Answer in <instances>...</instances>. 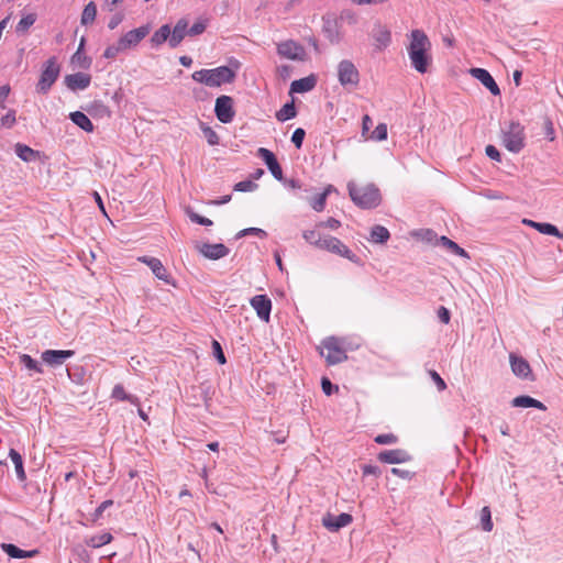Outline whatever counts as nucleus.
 I'll list each match as a JSON object with an SVG mask.
<instances>
[{
    "instance_id": "nucleus-24",
    "label": "nucleus",
    "mask_w": 563,
    "mask_h": 563,
    "mask_svg": "<svg viewBox=\"0 0 563 563\" xmlns=\"http://www.w3.org/2000/svg\"><path fill=\"white\" fill-rule=\"evenodd\" d=\"M187 22L185 20H179L174 30H170V36H169V46L175 48L177 47L181 41L185 37L186 30H187Z\"/></svg>"
},
{
    "instance_id": "nucleus-54",
    "label": "nucleus",
    "mask_w": 563,
    "mask_h": 563,
    "mask_svg": "<svg viewBox=\"0 0 563 563\" xmlns=\"http://www.w3.org/2000/svg\"><path fill=\"white\" fill-rule=\"evenodd\" d=\"M247 234H255V235L261 236V238L266 236V232L264 230H262V229H258V228L244 229V230L239 232L238 236L241 238V236H244V235H247Z\"/></svg>"
},
{
    "instance_id": "nucleus-37",
    "label": "nucleus",
    "mask_w": 563,
    "mask_h": 563,
    "mask_svg": "<svg viewBox=\"0 0 563 563\" xmlns=\"http://www.w3.org/2000/svg\"><path fill=\"white\" fill-rule=\"evenodd\" d=\"M330 191H331V186L329 188H327L323 192L317 195L316 197H313L310 200V206L312 207L313 210L320 212L324 209L327 197Z\"/></svg>"
},
{
    "instance_id": "nucleus-9",
    "label": "nucleus",
    "mask_w": 563,
    "mask_h": 563,
    "mask_svg": "<svg viewBox=\"0 0 563 563\" xmlns=\"http://www.w3.org/2000/svg\"><path fill=\"white\" fill-rule=\"evenodd\" d=\"M214 112L220 122L230 123L235 114L233 109V99L225 95L218 97L216 100Z\"/></svg>"
},
{
    "instance_id": "nucleus-52",
    "label": "nucleus",
    "mask_w": 563,
    "mask_h": 563,
    "mask_svg": "<svg viewBox=\"0 0 563 563\" xmlns=\"http://www.w3.org/2000/svg\"><path fill=\"white\" fill-rule=\"evenodd\" d=\"M188 217L189 219L195 222V223H198V224H201V225H212V221L208 218H205L194 211H189L188 212Z\"/></svg>"
},
{
    "instance_id": "nucleus-6",
    "label": "nucleus",
    "mask_w": 563,
    "mask_h": 563,
    "mask_svg": "<svg viewBox=\"0 0 563 563\" xmlns=\"http://www.w3.org/2000/svg\"><path fill=\"white\" fill-rule=\"evenodd\" d=\"M59 65L57 64L56 57H51L46 60L43 66V70L40 76V80L36 85V90L40 93H47L54 82L57 80L59 76Z\"/></svg>"
},
{
    "instance_id": "nucleus-34",
    "label": "nucleus",
    "mask_w": 563,
    "mask_h": 563,
    "mask_svg": "<svg viewBox=\"0 0 563 563\" xmlns=\"http://www.w3.org/2000/svg\"><path fill=\"white\" fill-rule=\"evenodd\" d=\"M19 361H20V364H22L30 372H34V373H38V374L43 373V368H42L41 364L36 360L32 358L29 354H21L19 356Z\"/></svg>"
},
{
    "instance_id": "nucleus-53",
    "label": "nucleus",
    "mask_w": 563,
    "mask_h": 563,
    "mask_svg": "<svg viewBox=\"0 0 563 563\" xmlns=\"http://www.w3.org/2000/svg\"><path fill=\"white\" fill-rule=\"evenodd\" d=\"M213 353L220 364L225 363V356L218 341L212 342Z\"/></svg>"
},
{
    "instance_id": "nucleus-3",
    "label": "nucleus",
    "mask_w": 563,
    "mask_h": 563,
    "mask_svg": "<svg viewBox=\"0 0 563 563\" xmlns=\"http://www.w3.org/2000/svg\"><path fill=\"white\" fill-rule=\"evenodd\" d=\"M192 79L208 87H220L223 84H231L235 78V71L228 66H220L212 69H200L192 74Z\"/></svg>"
},
{
    "instance_id": "nucleus-30",
    "label": "nucleus",
    "mask_w": 563,
    "mask_h": 563,
    "mask_svg": "<svg viewBox=\"0 0 563 563\" xmlns=\"http://www.w3.org/2000/svg\"><path fill=\"white\" fill-rule=\"evenodd\" d=\"M70 119L76 125L86 132H91L93 130L91 120L84 112L75 111L70 113Z\"/></svg>"
},
{
    "instance_id": "nucleus-42",
    "label": "nucleus",
    "mask_w": 563,
    "mask_h": 563,
    "mask_svg": "<svg viewBox=\"0 0 563 563\" xmlns=\"http://www.w3.org/2000/svg\"><path fill=\"white\" fill-rule=\"evenodd\" d=\"M201 130H202V133L207 140V142L210 144V145H217L219 144V136L217 134V132L211 129L210 126H207L205 124L201 125Z\"/></svg>"
},
{
    "instance_id": "nucleus-36",
    "label": "nucleus",
    "mask_w": 563,
    "mask_h": 563,
    "mask_svg": "<svg viewBox=\"0 0 563 563\" xmlns=\"http://www.w3.org/2000/svg\"><path fill=\"white\" fill-rule=\"evenodd\" d=\"M15 154L24 162L33 161L36 155L34 150L20 143L15 145Z\"/></svg>"
},
{
    "instance_id": "nucleus-35",
    "label": "nucleus",
    "mask_w": 563,
    "mask_h": 563,
    "mask_svg": "<svg viewBox=\"0 0 563 563\" xmlns=\"http://www.w3.org/2000/svg\"><path fill=\"white\" fill-rule=\"evenodd\" d=\"M296 114H297V112H296L294 102H288V103L284 104L279 111H277L276 118L278 121L284 122V121L295 118Z\"/></svg>"
},
{
    "instance_id": "nucleus-63",
    "label": "nucleus",
    "mask_w": 563,
    "mask_h": 563,
    "mask_svg": "<svg viewBox=\"0 0 563 563\" xmlns=\"http://www.w3.org/2000/svg\"><path fill=\"white\" fill-rule=\"evenodd\" d=\"M363 474L364 475H378L379 468L375 465H364L363 466Z\"/></svg>"
},
{
    "instance_id": "nucleus-51",
    "label": "nucleus",
    "mask_w": 563,
    "mask_h": 563,
    "mask_svg": "<svg viewBox=\"0 0 563 563\" xmlns=\"http://www.w3.org/2000/svg\"><path fill=\"white\" fill-rule=\"evenodd\" d=\"M121 52H124V49L121 48L120 43L117 42L115 44L110 45L106 48L103 56L106 58H114Z\"/></svg>"
},
{
    "instance_id": "nucleus-64",
    "label": "nucleus",
    "mask_w": 563,
    "mask_h": 563,
    "mask_svg": "<svg viewBox=\"0 0 563 563\" xmlns=\"http://www.w3.org/2000/svg\"><path fill=\"white\" fill-rule=\"evenodd\" d=\"M372 119L369 115H364L363 117V120H362V129H363V133H365L366 131L369 130L371 125H372Z\"/></svg>"
},
{
    "instance_id": "nucleus-27",
    "label": "nucleus",
    "mask_w": 563,
    "mask_h": 563,
    "mask_svg": "<svg viewBox=\"0 0 563 563\" xmlns=\"http://www.w3.org/2000/svg\"><path fill=\"white\" fill-rule=\"evenodd\" d=\"M511 405L514 407H519V408H537V409H540V410H545L547 407L544 406V404H542L541 401L530 397V396H518V397H515L511 401Z\"/></svg>"
},
{
    "instance_id": "nucleus-41",
    "label": "nucleus",
    "mask_w": 563,
    "mask_h": 563,
    "mask_svg": "<svg viewBox=\"0 0 563 563\" xmlns=\"http://www.w3.org/2000/svg\"><path fill=\"white\" fill-rule=\"evenodd\" d=\"M481 522H482V529L484 531H492L493 530V521H492V514L489 507L485 506L481 510Z\"/></svg>"
},
{
    "instance_id": "nucleus-38",
    "label": "nucleus",
    "mask_w": 563,
    "mask_h": 563,
    "mask_svg": "<svg viewBox=\"0 0 563 563\" xmlns=\"http://www.w3.org/2000/svg\"><path fill=\"white\" fill-rule=\"evenodd\" d=\"M323 33L325 37L333 44L339 43L340 33L338 31L336 24L328 21L323 26Z\"/></svg>"
},
{
    "instance_id": "nucleus-59",
    "label": "nucleus",
    "mask_w": 563,
    "mask_h": 563,
    "mask_svg": "<svg viewBox=\"0 0 563 563\" xmlns=\"http://www.w3.org/2000/svg\"><path fill=\"white\" fill-rule=\"evenodd\" d=\"M321 385L323 393L328 396L332 394L333 388L338 390V387L333 386L331 382L325 377L322 378Z\"/></svg>"
},
{
    "instance_id": "nucleus-49",
    "label": "nucleus",
    "mask_w": 563,
    "mask_h": 563,
    "mask_svg": "<svg viewBox=\"0 0 563 563\" xmlns=\"http://www.w3.org/2000/svg\"><path fill=\"white\" fill-rule=\"evenodd\" d=\"M341 225V222L334 218H329L328 220L325 221H321V222H318L316 224V228L317 230L320 231L321 228H325V229H330V230H336L338 228H340Z\"/></svg>"
},
{
    "instance_id": "nucleus-21",
    "label": "nucleus",
    "mask_w": 563,
    "mask_h": 563,
    "mask_svg": "<svg viewBox=\"0 0 563 563\" xmlns=\"http://www.w3.org/2000/svg\"><path fill=\"white\" fill-rule=\"evenodd\" d=\"M373 38L375 41L376 48L380 51L390 44L391 34L386 26L377 24L373 30Z\"/></svg>"
},
{
    "instance_id": "nucleus-17",
    "label": "nucleus",
    "mask_w": 563,
    "mask_h": 563,
    "mask_svg": "<svg viewBox=\"0 0 563 563\" xmlns=\"http://www.w3.org/2000/svg\"><path fill=\"white\" fill-rule=\"evenodd\" d=\"M470 74L479 80L494 96L500 95V89L493 76L484 68H471Z\"/></svg>"
},
{
    "instance_id": "nucleus-46",
    "label": "nucleus",
    "mask_w": 563,
    "mask_h": 563,
    "mask_svg": "<svg viewBox=\"0 0 563 563\" xmlns=\"http://www.w3.org/2000/svg\"><path fill=\"white\" fill-rule=\"evenodd\" d=\"M257 184L253 183L252 180H243L234 185L235 191L241 192H247V191H254L257 189Z\"/></svg>"
},
{
    "instance_id": "nucleus-10",
    "label": "nucleus",
    "mask_w": 563,
    "mask_h": 563,
    "mask_svg": "<svg viewBox=\"0 0 563 563\" xmlns=\"http://www.w3.org/2000/svg\"><path fill=\"white\" fill-rule=\"evenodd\" d=\"M277 53L287 59L303 60L306 56L305 48L295 41H285L277 45Z\"/></svg>"
},
{
    "instance_id": "nucleus-25",
    "label": "nucleus",
    "mask_w": 563,
    "mask_h": 563,
    "mask_svg": "<svg viewBox=\"0 0 563 563\" xmlns=\"http://www.w3.org/2000/svg\"><path fill=\"white\" fill-rule=\"evenodd\" d=\"M523 223L534 228L542 234L553 235L559 239H563V233H561L559 229L551 223H541L532 220H523Z\"/></svg>"
},
{
    "instance_id": "nucleus-20",
    "label": "nucleus",
    "mask_w": 563,
    "mask_h": 563,
    "mask_svg": "<svg viewBox=\"0 0 563 563\" xmlns=\"http://www.w3.org/2000/svg\"><path fill=\"white\" fill-rule=\"evenodd\" d=\"M91 81V77L85 73H76L65 77V84L70 90H84Z\"/></svg>"
},
{
    "instance_id": "nucleus-29",
    "label": "nucleus",
    "mask_w": 563,
    "mask_h": 563,
    "mask_svg": "<svg viewBox=\"0 0 563 563\" xmlns=\"http://www.w3.org/2000/svg\"><path fill=\"white\" fill-rule=\"evenodd\" d=\"M9 456L14 464L15 473L18 478L23 482L26 478L24 466H23V459L22 455L15 451L14 449H11L9 451Z\"/></svg>"
},
{
    "instance_id": "nucleus-50",
    "label": "nucleus",
    "mask_w": 563,
    "mask_h": 563,
    "mask_svg": "<svg viewBox=\"0 0 563 563\" xmlns=\"http://www.w3.org/2000/svg\"><path fill=\"white\" fill-rule=\"evenodd\" d=\"M305 135H306V132L301 128H298L294 131V133L291 135V142L295 144V146L297 148H300L302 146Z\"/></svg>"
},
{
    "instance_id": "nucleus-45",
    "label": "nucleus",
    "mask_w": 563,
    "mask_h": 563,
    "mask_svg": "<svg viewBox=\"0 0 563 563\" xmlns=\"http://www.w3.org/2000/svg\"><path fill=\"white\" fill-rule=\"evenodd\" d=\"M15 110H9L5 115L1 118L0 126L11 129L15 124Z\"/></svg>"
},
{
    "instance_id": "nucleus-1",
    "label": "nucleus",
    "mask_w": 563,
    "mask_h": 563,
    "mask_svg": "<svg viewBox=\"0 0 563 563\" xmlns=\"http://www.w3.org/2000/svg\"><path fill=\"white\" fill-rule=\"evenodd\" d=\"M302 238L319 250L336 254L353 263L360 262L358 257L338 238L324 235L317 229L303 231Z\"/></svg>"
},
{
    "instance_id": "nucleus-55",
    "label": "nucleus",
    "mask_w": 563,
    "mask_h": 563,
    "mask_svg": "<svg viewBox=\"0 0 563 563\" xmlns=\"http://www.w3.org/2000/svg\"><path fill=\"white\" fill-rule=\"evenodd\" d=\"M206 30L205 22H196L191 25V27L188 30V34L191 36L199 35Z\"/></svg>"
},
{
    "instance_id": "nucleus-14",
    "label": "nucleus",
    "mask_w": 563,
    "mask_h": 563,
    "mask_svg": "<svg viewBox=\"0 0 563 563\" xmlns=\"http://www.w3.org/2000/svg\"><path fill=\"white\" fill-rule=\"evenodd\" d=\"M509 361L511 371L517 377L522 379H533L531 367L523 357L510 353Z\"/></svg>"
},
{
    "instance_id": "nucleus-44",
    "label": "nucleus",
    "mask_w": 563,
    "mask_h": 563,
    "mask_svg": "<svg viewBox=\"0 0 563 563\" xmlns=\"http://www.w3.org/2000/svg\"><path fill=\"white\" fill-rule=\"evenodd\" d=\"M112 396L117 399L129 400L131 402H136V400H137L135 397L126 395L123 386H121V385L114 386V388L112 390Z\"/></svg>"
},
{
    "instance_id": "nucleus-7",
    "label": "nucleus",
    "mask_w": 563,
    "mask_h": 563,
    "mask_svg": "<svg viewBox=\"0 0 563 563\" xmlns=\"http://www.w3.org/2000/svg\"><path fill=\"white\" fill-rule=\"evenodd\" d=\"M320 353L325 357L327 363L330 365L341 363L347 358L341 342L334 336L327 338L322 341V349Z\"/></svg>"
},
{
    "instance_id": "nucleus-8",
    "label": "nucleus",
    "mask_w": 563,
    "mask_h": 563,
    "mask_svg": "<svg viewBox=\"0 0 563 563\" xmlns=\"http://www.w3.org/2000/svg\"><path fill=\"white\" fill-rule=\"evenodd\" d=\"M338 79L343 87H356L360 81V73L351 60L343 59L338 65Z\"/></svg>"
},
{
    "instance_id": "nucleus-15",
    "label": "nucleus",
    "mask_w": 563,
    "mask_h": 563,
    "mask_svg": "<svg viewBox=\"0 0 563 563\" xmlns=\"http://www.w3.org/2000/svg\"><path fill=\"white\" fill-rule=\"evenodd\" d=\"M137 261L147 265L158 279L165 282L166 284H170V276L161 260L151 256H140L137 257Z\"/></svg>"
},
{
    "instance_id": "nucleus-19",
    "label": "nucleus",
    "mask_w": 563,
    "mask_h": 563,
    "mask_svg": "<svg viewBox=\"0 0 563 563\" xmlns=\"http://www.w3.org/2000/svg\"><path fill=\"white\" fill-rule=\"evenodd\" d=\"M378 460L383 463L399 464L410 460V455L401 449L387 450L378 454Z\"/></svg>"
},
{
    "instance_id": "nucleus-5",
    "label": "nucleus",
    "mask_w": 563,
    "mask_h": 563,
    "mask_svg": "<svg viewBox=\"0 0 563 563\" xmlns=\"http://www.w3.org/2000/svg\"><path fill=\"white\" fill-rule=\"evenodd\" d=\"M503 144L512 153H519L525 147V128L519 122H510L503 131Z\"/></svg>"
},
{
    "instance_id": "nucleus-4",
    "label": "nucleus",
    "mask_w": 563,
    "mask_h": 563,
    "mask_svg": "<svg viewBox=\"0 0 563 563\" xmlns=\"http://www.w3.org/2000/svg\"><path fill=\"white\" fill-rule=\"evenodd\" d=\"M349 194L355 205L364 209L375 208L380 202V194L374 185L356 186L353 183L347 185Z\"/></svg>"
},
{
    "instance_id": "nucleus-31",
    "label": "nucleus",
    "mask_w": 563,
    "mask_h": 563,
    "mask_svg": "<svg viewBox=\"0 0 563 563\" xmlns=\"http://www.w3.org/2000/svg\"><path fill=\"white\" fill-rule=\"evenodd\" d=\"M97 15V5L90 1L82 10L80 22L82 25H90L95 22Z\"/></svg>"
},
{
    "instance_id": "nucleus-58",
    "label": "nucleus",
    "mask_w": 563,
    "mask_h": 563,
    "mask_svg": "<svg viewBox=\"0 0 563 563\" xmlns=\"http://www.w3.org/2000/svg\"><path fill=\"white\" fill-rule=\"evenodd\" d=\"M438 318L440 319L441 322L448 324L451 318L450 311L445 307L441 306L438 309Z\"/></svg>"
},
{
    "instance_id": "nucleus-39",
    "label": "nucleus",
    "mask_w": 563,
    "mask_h": 563,
    "mask_svg": "<svg viewBox=\"0 0 563 563\" xmlns=\"http://www.w3.org/2000/svg\"><path fill=\"white\" fill-rule=\"evenodd\" d=\"M36 21V14L29 13L23 16L16 24V32L25 33Z\"/></svg>"
},
{
    "instance_id": "nucleus-11",
    "label": "nucleus",
    "mask_w": 563,
    "mask_h": 563,
    "mask_svg": "<svg viewBox=\"0 0 563 563\" xmlns=\"http://www.w3.org/2000/svg\"><path fill=\"white\" fill-rule=\"evenodd\" d=\"M150 27L144 25L137 29L131 30L119 38L121 48L124 51L135 47L147 34Z\"/></svg>"
},
{
    "instance_id": "nucleus-12",
    "label": "nucleus",
    "mask_w": 563,
    "mask_h": 563,
    "mask_svg": "<svg viewBox=\"0 0 563 563\" xmlns=\"http://www.w3.org/2000/svg\"><path fill=\"white\" fill-rule=\"evenodd\" d=\"M250 303L261 320L265 322L269 321L272 300L267 296L256 295L250 300Z\"/></svg>"
},
{
    "instance_id": "nucleus-40",
    "label": "nucleus",
    "mask_w": 563,
    "mask_h": 563,
    "mask_svg": "<svg viewBox=\"0 0 563 563\" xmlns=\"http://www.w3.org/2000/svg\"><path fill=\"white\" fill-rule=\"evenodd\" d=\"M111 540H112V536L110 533L106 532V533H101V534L91 537L90 540L87 542V544L92 548H100L104 544L110 543Z\"/></svg>"
},
{
    "instance_id": "nucleus-22",
    "label": "nucleus",
    "mask_w": 563,
    "mask_h": 563,
    "mask_svg": "<svg viewBox=\"0 0 563 563\" xmlns=\"http://www.w3.org/2000/svg\"><path fill=\"white\" fill-rule=\"evenodd\" d=\"M200 252L207 258L219 260V258L224 257V256L228 255L229 249L224 244H221V243H217V244L205 243L200 247Z\"/></svg>"
},
{
    "instance_id": "nucleus-47",
    "label": "nucleus",
    "mask_w": 563,
    "mask_h": 563,
    "mask_svg": "<svg viewBox=\"0 0 563 563\" xmlns=\"http://www.w3.org/2000/svg\"><path fill=\"white\" fill-rule=\"evenodd\" d=\"M375 442L377 444L387 445V444H395L398 441V438L393 433H386V434H378L375 437Z\"/></svg>"
},
{
    "instance_id": "nucleus-28",
    "label": "nucleus",
    "mask_w": 563,
    "mask_h": 563,
    "mask_svg": "<svg viewBox=\"0 0 563 563\" xmlns=\"http://www.w3.org/2000/svg\"><path fill=\"white\" fill-rule=\"evenodd\" d=\"M437 244L444 246L445 249H448L450 252H452L453 254H455L457 256L465 257V258L470 257L467 252L464 249L459 246L455 242H453L452 240H450L446 236H441V238L437 239Z\"/></svg>"
},
{
    "instance_id": "nucleus-13",
    "label": "nucleus",
    "mask_w": 563,
    "mask_h": 563,
    "mask_svg": "<svg viewBox=\"0 0 563 563\" xmlns=\"http://www.w3.org/2000/svg\"><path fill=\"white\" fill-rule=\"evenodd\" d=\"M75 354L71 350H46L42 353L43 362L52 367L59 366Z\"/></svg>"
},
{
    "instance_id": "nucleus-33",
    "label": "nucleus",
    "mask_w": 563,
    "mask_h": 563,
    "mask_svg": "<svg viewBox=\"0 0 563 563\" xmlns=\"http://www.w3.org/2000/svg\"><path fill=\"white\" fill-rule=\"evenodd\" d=\"M389 238V231L383 225H375L371 230V241L374 243H385Z\"/></svg>"
},
{
    "instance_id": "nucleus-16",
    "label": "nucleus",
    "mask_w": 563,
    "mask_h": 563,
    "mask_svg": "<svg viewBox=\"0 0 563 563\" xmlns=\"http://www.w3.org/2000/svg\"><path fill=\"white\" fill-rule=\"evenodd\" d=\"M257 156L265 162L267 168L277 180H283V169L273 152L267 148L260 147L257 150Z\"/></svg>"
},
{
    "instance_id": "nucleus-61",
    "label": "nucleus",
    "mask_w": 563,
    "mask_h": 563,
    "mask_svg": "<svg viewBox=\"0 0 563 563\" xmlns=\"http://www.w3.org/2000/svg\"><path fill=\"white\" fill-rule=\"evenodd\" d=\"M122 20H123V15H122L121 13H117V14H114V15L110 19V21H109V23H108V27H109L110 30H114V29H115V27H117V26L122 22Z\"/></svg>"
},
{
    "instance_id": "nucleus-18",
    "label": "nucleus",
    "mask_w": 563,
    "mask_h": 563,
    "mask_svg": "<svg viewBox=\"0 0 563 563\" xmlns=\"http://www.w3.org/2000/svg\"><path fill=\"white\" fill-rule=\"evenodd\" d=\"M351 522L352 516L345 512L339 516H332L328 514L322 518V525L331 531H338L339 529L346 527Z\"/></svg>"
},
{
    "instance_id": "nucleus-2",
    "label": "nucleus",
    "mask_w": 563,
    "mask_h": 563,
    "mask_svg": "<svg viewBox=\"0 0 563 563\" xmlns=\"http://www.w3.org/2000/svg\"><path fill=\"white\" fill-rule=\"evenodd\" d=\"M430 48L431 43L426 33L421 30H413L410 34L408 54L412 67L421 74L428 70V66L431 62V56L429 55Z\"/></svg>"
},
{
    "instance_id": "nucleus-56",
    "label": "nucleus",
    "mask_w": 563,
    "mask_h": 563,
    "mask_svg": "<svg viewBox=\"0 0 563 563\" xmlns=\"http://www.w3.org/2000/svg\"><path fill=\"white\" fill-rule=\"evenodd\" d=\"M430 376H431L432 380L435 383V385L440 391H442L446 388L445 382L441 378V376L435 371H430Z\"/></svg>"
},
{
    "instance_id": "nucleus-26",
    "label": "nucleus",
    "mask_w": 563,
    "mask_h": 563,
    "mask_svg": "<svg viewBox=\"0 0 563 563\" xmlns=\"http://www.w3.org/2000/svg\"><path fill=\"white\" fill-rule=\"evenodd\" d=\"M316 86V78L313 76L305 77L294 80L290 85V91L296 93H303L312 90Z\"/></svg>"
},
{
    "instance_id": "nucleus-23",
    "label": "nucleus",
    "mask_w": 563,
    "mask_h": 563,
    "mask_svg": "<svg viewBox=\"0 0 563 563\" xmlns=\"http://www.w3.org/2000/svg\"><path fill=\"white\" fill-rule=\"evenodd\" d=\"M0 548L2 549L3 552H5L9 556L13 559H30L38 554L37 550H21L12 543H1Z\"/></svg>"
},
{
    "instance_id": "nucleus-48",
    "label": "nucleus",
    "mask_w": 563,
    "mask_h": 563,
    "mask_svg": "<svg viewBox=\"0 0 563 563\" xmlns=\"http://www.w3.org/2000/svg\"><path fill=\"white\" fill-rule=\"evenodd\" d=\"M84 46V41H81L78 51L73 56V63H77L82 68H88L90 62L87 60L85 56L81 55V48Z\"/></svg>"
},
{
    "instance_id": "nucleus-43",
    "label": "nucleus",
    "mask_w": 563,
    "mask_h": 563,
    "mask_svg": "<svg viewBox=\"0 0 563 563\" xmlns=\"http://www.w3.org/2000/svg\"><path fill=\"white\" fill-rule=\"evenodd\" d=\"M369 137L374 141H385L387 139V125L385 123H379Z\"/></svg>"
},
{
    "instance_id": "nucleus-57",
    "label": "nucleus",
    "mask_w": 563,
    "mask_h": 563,
    "mask_svg": "<svg viewBox=\"0 0 563 563\" xmlns=\"http://www.w3.org/2000/svg\"><path fill=\"white\" fill-rule=\"evenodd\" d=\"M485 152L489 158L500 162V153L494 145H487Z\"/></svg>"
},
{
    "instance_id": "nucleus-32",
    "label": "nucleus",
    "mask_w": 563,
    "mask_h": 563,
    "mask_svg": "<svg viewBox=\"0 0 563 563\" xmlns=\"http://www.w3.org/2000/svg\"><path fill=\"white\" fill-rule=\"evenodd\" d=\"M170 27L168 24L162 25L151 37V42L155 46L162 45L164 42H169Z\"/></svg>"
},
{
    "instance_id": "nucleus-62",
    "label": "nucleus",
    "mask_w": 563,
    "mask_h": 563,
    "mask_svg": "<svg viewBox=\"0 0 563 563\" xmlns=\"http://www.w3.org/2000/svg\"><path fill=\"white\" fill-rule=\"evenodd\" d=\"M10 93V86L8 85H3L0 87V107L1 108H4V100L7 99V97L9 96Z\"/></svg>"
},
{
    "instance_id": "nucleus-60",
    "label": "nucleus",
    "mask_w": 563,
    "mask_h": 563,
    "mask_svg": "<svg viewBox=\"0 0 563 563\" xmlns=\"http://www.w3.org/2000/svg\"><path fill=\"white\" fill-rule=\"evenodd\" d=\"M113 501L112 500H104L100 504V506L96 509L95 511V517L96 518H99L102 516V512L108 509L110 506H112Z\"/></svg>"
}]
</instances>
